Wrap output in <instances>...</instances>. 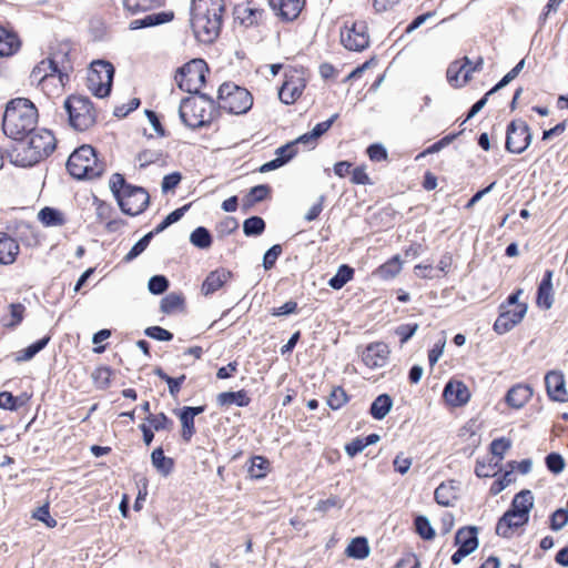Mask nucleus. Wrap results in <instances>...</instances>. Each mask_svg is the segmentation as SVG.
<instances>
[{"label":"nucleus","instance_id":"46","mask_svg":"<svg viewBox=\"0 0 568 568\" xmlns=\"http://www.w3.org/2000/svg\"><path fill=\"white\" fill-rule=\"evenodd\" d=\"M183 304V297L178 293H170L161 301V311L165 314H171L178 311Z\"/></svg>","mask_w":568,"mask_h":568},{"label":"nucleus","instance_id":"11","mask_svg":"<svg viewBox=\"0 0 568 568\" xmlns=\"http://www.w3.org/2000/svg\"><path fill=\"white\" fill-rule=\"evenodd\" d=\"M531 143V133L524 120H514L507 126L506 150L510 153L520 154Z\"/></svg>","mask_w":568,"mask_h":568},{"label":"nucleus","instance_id":"52","mask_svg":"<svg viewBox=\"0 0 568 568\" xmlns=\"http://www.w3.org/2000/svg\"><path fill=\"white\" fill-rule=\"evenodd\" d=\"M546 466L555 475L564 471L566 463L564 457L558 453H550L546 456Z\"/></svg>","mask_w":568,"mask_h":568},{"label":"nucleus","instance_id":"6","mask_svg":"<svg viewBox=\"0 0 568 568\" xmlns=\"http://www.w3.org/2000/svg\"><path fill=\"white\" fill-rule=\"evenodd\" d=\"M70 125L77 131H85L95 122V111L91 101L82 95H71L63 103Z\"/></svg>","mask_w":568,"mask_h":568},{"label":"nucleus","instance_id":"9","mask_svg":"<svg viewBox=\"0 0 568 568\" xmlns=\"http://www.w3.org/2000/svg\"><path fill=\"white\" fill-rule=\"evenodd\" d=\"M207 65L202 59H194L184 64L176 73L179 88L189 93H199L205 82Z\"/></svg>","mask_w":568,"mask_h":568},{"label":"nucleus","instance_id":"38","mask_svg":"<svg viewBox=\"0 0 568 568\" xmlns=\"http://www.w3.org/2000/svg\"><path fill=\"white\" fill-rule=\"evenodd\" d=\"M175 414L179 416L182 425L181 436L184 442L189 443L195 434L194 418L184 409L176 410Z\"/></svg>","mask_w":568,"mask_h":568},{"label":"nucleus","instance_id":"48","mask_svg":"<svg viewBox=\"0 0 568 568\" xmlns=\"http://www.w3.org/2000/svg\"><path fill=\"white\" fill-rule=\"evenodd\" d=\"M498 465V460H494V458H490L487 464L477 460L475 474L480 478L493 477L497 474Z\"/></svg>","mask_w":568,"mask_h":568},{"label":"nucleus","instance_id":"57","mask_svg":"<svg viewBox=\"0 0 568 568\" xmlns=\"http://www.w3.org/2000/svg\"><path fill=\"white\" fill-rule=\"evenodd\" d=\"M168 286H169V281L166 280V277H164L162 275L152 276L149 280V284H148L149 291L152 294H162L163 292L166 291Z\"/></svg>","mask_w":568,"mask_h":568},{"label":"nucleus","instance_id":"5","mask_svg":"<svg viewBox=\"0 0 568 568\" xmlns=\"http://www.w3.org/2000/svg\"><path fill=\"white\" fill-rule=\"evenodd\" d=\"M67 169L75 179H94L102 174L104 168L91 145L78 148L68 159Z\"/></svg>","mask_w":568,"mask_h":568},{"label":"nucleus","instance_id":"37","mask_svg":"<svg viewBox=\"0 0 568 568\" xmlns=\"http://www.w3.org/2000/svg\"><path fill=\"white\" fill-rule=\"evenodd\" d=\"M354 270L348 265H341L336 274L328 281V285L334 290H341L353 278Z\"/></svg>","mask_w":568,"mask_h":568},{"label":"nucleus","instance_id":"58","mask_svg":"<svg viewBox=\"0 0 568 568\" xmlns=\"http://www.w3.org/2000/svg\"><path fill=\"white\" fill-rule=\"evenodd\" d=\"M282 253V246L278 244L273 245L270 250L266 251L263 257V266L265 270H270L274 266L276 260Z\"/></svg>","mask_w":568,"mask_h":568},{"label":"nucleus","instance_id":"4","mask_svg":"<svg viewBox=\"0 0 568 568\" xmlns=\"http://www.w3.org/2000/svg\"><path fill=\"white\" fill-rule=\"evenodd\" d=\"M214 111V101L206 94L183 99L179 109L181 120L191 129L209 124L213 120Z\"/></svg>","mask_w":568,"mask_h":568},{"label":"nucleus","instance_id":"53","mask_svg":"<svg viewBox=\"0 0 568 568\" xmlns=\"http://www.w3.org/2000/svg\"><path fill=\"white\" fill-rule=\"evenodd\" d=\"M347 402L346 392L342 387H335L327 397V405L332 409H339Z\"/></svg>","mask_w":568,"mask_h":568},{"label":"nucleus","instance_id":"8","mask_svg":"<svg viewBox=\"0 0 568 568\" xmlns=\"http://www.w3.org/2000/svg\"><path fill=\"white\" fill-rule=\"evenodd\" d=\"M523 290H517L508 296L507 301L500 305V314L497 317L494 329L498 334H505L519 324L525 317L528 306L519 303L518 298Z\"/></svg>","mask_w":568,"mask_h":568},{"label":"nucleus","instance_id":"60","mask_svg":"<svg viewBox=\"0 0 568 568\" xmlns=\"http://www.w3.org/2000/svg\"><path fill=\"white\" fill-rule=\"evenodd\" d=\"M297 153L296 142H290L276 150V155L287 163Z\"/></svg>","mask_w":568,"mask_h":568},{"label":"nucleus","instance_id":"28","mask_svg":"<svg viewBox=\"0 0 568 568\" xmlns=\"http://www.w3.org/2000/svg\"><path fill=\"white\" fill-rule=\"evenodd\" d=\"M552 271H547L542 281L539 284L537 293V304L546 310L552 306Z\"/></svg>","mask_w":568,"mask_h":568},{"label":"nucleus","instance_id":"16","mask_svg":"<svg viewBox=\"0 0 568 568\" xmlns=\"http://www.w3.org/2000/svg\"><path fill=\"white\" fill-rule=\"evenodd\" d=\"M390 349L384 342L368 344L361 352L362 362L369 369L383 368L387 365Z\"/></svg>","mask_w":568,"mask_h":568},{"label":"nucleus","instance_id":"21","mask_svg":"<svg viewBox=\"0 0 568 568\" xmlns=\"http://www.w3.org/2000/svg\"><path fill=\"white\" fill-rule=\"evenodd\" d=\"M528 518L521 517L520 514L513 510L506 511L498 520L496 526V534L504 538H509L513 535V529L524 526Z\"/></svg>","mask_w":568,"mask_h":568},{"label":"nucleus","instance_id":"7","mask_svg":"<svg viewBox=\"0 0 568 568\" xmlns=\"http://www.w3.org/2000/svg\"><path fill=\"white\" fill-rule=\"evenodd\" d=\"M217 98L220 109L232 114H244L253 104L252 94L234 83H223Z\"/></svg>","mask_w":568,"mask_h":568},{"label":"nucleus","instance_id":"22","mask_svg":"<svg viewBox=\"0 0 568 568\" xmlns=\"http://www.w3.org/2000/svg\"><path fill=\"white\" fill-rule=\"evenodd\" d=\"M232 276V273L225 268L212 271L202 284V293L211 295L220 290Z\"/></svg>","mask_w":568,"mask_h":568},{"label":"nucleus","instance_id":"2","mask_svg":"<svg viewBox=\"0 0 568 568\" xmlns=\"http://www.w3.org/2000/svg\"><path fill=\"white\" fill-rule=\"evenodd\" d=\"M37 123L38 111L30 100L17 98L7 104L2 130L8 138L22 141L36 129Z\"/></svg>","mask_w":568,"mask_h":568},{"label":"nucleus","instance_id":"13","mask_svg":"<svg viewBox=\"0 0 568 568\" xmlns=\"http://www.w3.org/2000/svg\"><path fill=\"white\" fill-rule=\"evenodd\" d=\"M484 60L479 58L473 63L467 57L454 61L447 69V80L454 88L464 87L471 78V73L481 70Z\"/></svg>","mask_w":568,"mask_h":568},{"label":"nucleus","instance_id":"24","mask_svg":"<svg viewBox=\"0 0 568 568\" xmlns=\"http://www.w3.org/2000/svg\"><path fill=\"white\" fill-rule=\"evenodd\" d=\"M19 253V244L14 239L0 232V264H12Z\"/></svg>","mask_w":568,"mask_h":568},{"label":"nucleus","instance_id":"36","mask_svg":"<svg viewBox=\"0 0 568 568\" xmlns=\"http://www.w3.org/2000/svg\"><path fill=\"white\" fill-rule=\"evenodd\" d=\"M153 466L164 476L169 475L173 467V460L165 457L162 448H156L151 454Z\"/></svg>","mask_w":568,"mask_h":568},{"label":"nucleus","instance_id":"25","mask_svg":"<svg viewBox=\"0 0 568 568\" xmlns=\"http://www.w3.org/2000/svg\"><path fill=\"white\" fill-rule=\"evenodd\" d=\"M20 47L19 37L0 26V57H11L19 51Z\"/></svg>","mask_w":568,"mask_h":568},{"label":"nucleus","instance_id":"59","mask_svg":"<svg viewBox=\"0 0 568 568\" xmlns=\"http://www.w3.org/2000/svg\"><path fill=\"white\" fill-rule=\"evenodd\" d=\"M145 335L156 341H171L173 338L172 333L160 326L148 327L145 329Z\"/></svg>","mask_w":568,"mask_h":568},{"label":"nucleus","instance_id":"20","mask_svg":"<svg viewBox=\"0 0 568 568\" xmlns=\"http://www.w3.org/2000/svg\"><path fill=\"white\" fill-rule=\"evenodd\" d=\"M545 384L549 397L554 400L564 403L567 400L564 375L559 372H549L545 376Z\"/></svg>","mask_w":568,"mask_h":568},{"label":"nucleus","instance_id":"3","mask_svg":"<svg viewBox=\"0 0 568 568\" xmlns=\"http://www.w3.org/2000/svg\"><path fill=\"white\" fill-rule=\"evenodd\" d=\"M27 136V142L19 141L9 152L11 163L17 166H32L49 156L55 149V138L45 129H34Z\"/></svg>","mask_w":568,"mask_h":568},{"label":"nucleus","instance_id":"50","mask_svg":"<svg viewBox=\"0 0 568 568\" xmlns=\"http://www.w3.org/2000/svg\"><path fill=\"white\" fill-rule=\"evenodd\" d=\"M415 527L422 538L430 540L435 537V531L427 517L417 516L415 519Z\"/></svg>","mask_w":568,"mask_h":568},{"label":"nucleus","instance_id":"61","mask_svg":"<svg viewBox=\"0 0 568 568\" xmlns=\"http://www.w3.org/2000/svg\"><path fill=\"white\" fill-rule=\"evenodd\" d=\"M109 185L115 197L118 199L119 194H122V191L129 185L125 183V180L122 174L114 173L110 181Z\"/></svg>","mask_w":568,"mask_h":568},{"label":"nucleus","instance_id":"31","mask_svg":"<svg viewBox=\"0 0 568 568\" xmlns=\"http://www.w3.org/2000/svg\"><path fill=\"white\" fill-rule=\"evenodd\" d=\"M457 499V488L454 481L443 483L435 490L437 504L448 507Z\"/></svg>","mask_w":568,"mask_h":568},{"label":"nucleus","instance_id":"43","mask_svg":"<svg viewBox=\"0 0 568 568\" xmlns=\"http://www.w3.org/2000/svg\"><path fill=\"white\" fill-rule=\"evenodd\" d=\"M190 242L199 248L205 250L209 248L212 244V236L210 232L203 227H196L190 235Z\"/></svg>","mask_w":568,"mask_h":568},{"label":"nucleus","instance_id":"32","mask_svg":"<svg viewBox=\"0 0 568 568\" xmlns=\"http://www.w3.org/2000/svg\"><path fill=\"white\" fill-rule=\"evenodd\" d=\"M217 403L222 406H231L233 404L244 407L250 404V397L244 390L224 392L217 395Z\"/></svg>","mask_w":568,"mask_h":568},{"label":"nucleus","instance_id":"47","mask_svg":"<svg viewBox=\"0 0 568 568\" xmlns=\"http://www.w3.org/2000/svg\"><path fill=\"white\" fill-rule=\"evenodd\" d=\"M154 236V232H149L141 240H139L130 250V252L124 256L125 262H131L136 258L140 254H142L146 247L149 246L152 237Z\"/></svg>","mask_w":568,"mask_h":568},{"label":"nucleus","instance_id":"39","mask_svg":"<svg viewBox=\"0 0 568 568\" xmlns=\"http://www.w3.org/2000/svg\"><path fill=\"white\" fill-rule=\"evenodd\" d=\"M162 2L163 0H124L123 4L128 11L139 13L160 7Z\"/></svg>","mask_w":568,"mask_h":568},{"label":"nucleus","instance_id":"55","mask_svg":"<svg viewBox=\"0 0 568 568\" xmlns=\"http://www.w3.org/2000/svg\"><path fill=\"white\" fill-rule=\"evenodd\" d=\"M568 524V510L557 509L550 518V527L552 530L558 531Z\"/></svg>","mask_w":568,"mask_h":568},{"label":"nucleus","instance_id":"23","mask_svg":"<svg viewBox=\"0 0 568 568\" xmlns=\"http://www.w3.org/2000/svg\"><path fill=\"white\" fill-rule=\"evenodd\" d=\"M455 542L459 549L466 554L474 552L478 547L477 528L476 527H464L460 528L455 536Z\"/></svg>","mask_w":568,"mask_h":568},{"label":"nucleus","instance_id":"29","mask_svg":"<svg viewBox=\"0 0 568 568\" xmlns=\"http://www.w3.org/2000/svg\"><path fill=\"white\" fill-rule=\"evenodd\" d=\"M173 19L172 12H156L150 13L141 19H134L130 22V29L136 30L141 28L154 27L165 22H169Z\"/></svg>","mask_w":568,"mask_h":568},{"label":"nucleus","instance_id":"42","mask_svg":"<svg viewBox=\"0 0 568 568\" xmlns=\"http://www.w3.org/2000/svg\"><path fill=\"white\" fill-rule=\"evenodd\" d=\"M50 337L44 336L43 338L37 341L36 343L31 344L27 348L18 352L16 361L17 362H26L30 361L36 354H38L40 351H42L47 344L49 343Z\"/></svg>","mask_w":568,"mask_h":568},{"label":"nucleus","instance_id":"44","mask_svg":"<svg viewBox=\"0 0 568 568\" xmlns=\"http://www.w3.org/2000/svg\"><path fill=\"white\" fill-rule=\"evenodd\" d=\"M270 193L267 185L261 184L252 187L247 195L244 197V206L252 207L256 203L265 200Z\"/></svg>","mask_w":568,"mask_h":568},{"label":"nucleus","instance_id":"1","mask_svg":"<svg viewBox=\"0 0 568 568\" xmlns=\"http://www.w3.org/2000/svg\"><path fill=\"white\" fill-rule=\"evenodd\" d=\"M224 13L223 0H192L191 27L202 43H212L220 34Z\"/></svg>","mask_w":568,"mask_h":568},{"label":"nucleus","instance_id":"62","mask_svg":"<svg viewBox=\"0 0 568 568\" xmlns=\"http://www.w3.org/2000/svg\"><path fill=\"white\" fill-rule=\"evenodd\" d=\"M418 329V324L399 325L395 333L400 337V343L405 344Z\"/></svg>","mask_w":568,"mask_h":568},{"label":"nucleus","instance_id":"54","mask_svg":"<svg viewBox=\"0 0 568 568\" xmlns=\"http://www.w3.org/2000/svg\"><path fill=\"white\" fill-rule=\"evenodd\" d=\"M149 423L155 430H171L173 428V422L166 417L165 414L161 413L158 415H150L148 417Z\"/></svg>","mask_w":568,"mask_h":568},{"label":"nucleus","instance_id":"19","mask_svg":"<svg viewBox=\"0 0 568 568\" xmlns=\"http://www.w3.org/2000/svg\"><path fill=\"white\" fill-rule=\"evenodd\" d=\"M268 3L283 20L292 21L301 13L305 0H268Z\"/></svg>","mask_w":568,"mask_h":568},{"label":"nucleus","instance_id":"26","mask_svg":"<svg viewBox=\"0 0 568 568\" xmlns=\"http://www.w3.org/2000/svg\"><path fill=\"white\" fill-rule=\"evenodd\" d=\"M532 396V389L529 385L518 384L511 387L507 395L506 402L514 408H521Z\"/></svg>","mask_w":568,"mask_h":568},{"label":"nucleus","instance_id":"45","mask_svg":"<svg viewBox=\"0 0 568 568\" xmlns=\"http://www.w3.org/2000/svg\"><path fill=\"white\" fill-rule=\"evenodd\" d=\"M265 229V222L260 216H251L243 223V232L247 236H255L263 233Z\"/></svg>","mask_w":568,"mask_h":568},{"label":"nucleus","instance_id":"12","mask_svg":"<svg viewBox=\"0 0 568 568\" xmlns=\"http://www.w3.org/2000/svg\"><path fill=\"white\" fill-rule=\"evenodd\" d=\"M116 200L123 213L134 216L146 209L150 196L142 187L128 186Z\"/></svg>","mask_w":568,"mask_h":568},{"label":"nucleus","instance_id":"51","mask_svg":"<svg viewBox=\"0 0 568 568\" xmlns=\"http://www.w3.org/2000/svg\"><path fill=\"white\" fill-rule=\"evenodd\" d=\"M524 67L525 59L520 60L507 74H505L504 78L493 89L489 90V93H495L509 84L515 78H517Z\"/></svg>","mask_w":568,"mask_h":568},{"label":"nucleus","instance_id":"49","mask_svg":"<svg viewBox=\"0 0 568 568\" xmlns=\"http://www.w3.org/2000/svg\"><path fill=\"white\" fill-rule=\"evenodd\" d=\"M162 151L161 150H143L136 155V161L139 162L140 168H146L150 164L156 163L162 160Z\"/></svg>","mask_w":568,"mask_h":568},{"label":"nucleus","instance_id":"63","mask_svg":"<svg viewBox=\"0 0 568 568\" xmlns=\"http://www.w3.org/2000/svg\"><path fill=\"white\" fill-rule=\"evenodd\" d=\"M33 517L42 523H44L48 527H54L57 525V520L50 516L49 507L47 505L39 507Z\"/></svg>","mask_w":568,"mask_h":568},{"label":"nucleus","instance_id":"17","mask_svg":"<svg viewBox=\"0 0 568 568\" xmlns=\"http://www.w3.org/2000/svg\"><path fill=\"white\" fill-rule=\"evenodd\" d=\"M40 73H43L40 78L43 88L54 81H58L60 87L63 88L64 79L68 78L59 70L58 64L52 59L43 60L34 68L33 75L37 77Z\"/></svg>","mask_w":568,"mask_h":568},{"label":"nucleus","instance_id":"15","mask_svg":"<svg viewBox=\"0 0 568 568\" xmlns=\"http://www.w3.org/2000/svg\"><path fill=\"white\" fill-rule=\"evenodd\" d=\"M343 45L351 51H362L369 44L367 26L364 21L353 22L351 27L345 26L341 31Z\"/></svg>","mask_w":568,"mask_h":568},{"label":"nucleus","instance_id":"35","mask_svg":"<svg viewBox=\"0 0 568 568\" xmlns=\"http://www.w3.org/2000/svg\"><path fill=\"white\" fill-rule=\"evenodd\" d=\"M346 555L356 559L366 558L369 555L367 540L363 537L354 538L346 548Z\"/></svg>","mask_w":568,"mask_h":568},{"label":"nucleus","instance_id":"64","mask_svg":"<svg viewBox=\"0 0 568 568\" xmlns=\"http://www.w3.org/2000/svg\"><path fill=\"white\" fill-rule=\"evenodd\" d=\"M367 154L372 161H383L387 159V151L382 144H372L367 149Z\"/></svg>","mask_w":568,"mask_h":568},{"label":"nucleus","instance_id":"30","mask_svg":"<svg viewBox=\"0 0 568 568\" xmlns=\"http://www.w3.org/2000/svg\"><path fill=\"white\" fill-rule=\"evenodd\" d=\"M534 506L532 493L528 489L521 490L513 499L510 510L520 514L529 519V511Z\"/></svg>","mask_w":568,"mask_h":568},{"label":"nucleus","instance_id":"27","mask_svg":"<svg viewBox=\"0 0 568 568\" xmlns=\"http://www.w3.org/2000/svg\"><path fill=\"white\" fill-rule=\"evenodd\" d=\"M235 12L236 18L246 27L258 23L264 16V10L255 7L252 2L237 7Z\"/></svg>","mask_w":568,"mask_h":568},{"label":"nucleus","instance_id":"18","mask_svg":"<svg viewBox=\"0 0 568 568\" xmlns=\"http://www.w3.org/2000/svg\"><path fill=\"white\" fill-rule=\"evenodd\" d=\"M444 398L452 406H462L469 400L468 387L459 381H450L444 388Z\"/></svg>","mask_w":568,"mask_h":568},{"label":"nucleus","instance_id":"40","mask_svg":"<svg viewBox=\"0 0 568 568\" xmlns=\"http://www.w3.org/2000/svg\"><path fill=\"white\" fill-rule=\"evenodd\" d=\"M38 216L45 226H60L64 223L63 214L55 209L44 207Z\"/></svg>","mask_w":568,"mask_h":568},{"label":"nucleus","instance_id":"56","mask_svg":"<svg viewBox=\"0 0 568 568\" xmlns=\"http://www.w3.org/2000/svg\"><path fill=\"white\" fill-rule=\"evenodd\" d=\"M510 447V442L505 438H499L493 440L490 444V452L493 454V458L498 460V463L503 459L504 454Z\"/></svg>","mask_w":568,"mask_h":568},{"label":"nucleus","instance_id":"33","mask_svg":"<svg viewBox=\"0 0 568 568\" xmlns=\"http://www.w3.org/2000/svg\"><path fill=\"white\" fill-rule=\"evenodd\" d=\"M393 407V399L387 394H382L375 398L371 406V414L375 419H383Z\"/></svg>","mask_w":568,"mask_h":568},{"label":"nucleus","instance_id":"14","mask_svg":"<svg viewBox=\"0 0 568 568\" xmlns=\"http://www.w3.org/2000/svg\"><path fill=\"white\" fill-rule=\"evenodd\" d=\"M305 89V78L301 70L292 69L285 73V81L278 90V98L285 104L294 103Z\"/></svg>","mask_w":568,"mask_h":568},{"label":"nucleus","instance_id":"10","mask_svg":"<svg viewBox=\"0 0 568 568\" xmlns=\"http://www.w3.org/2000/svg\"><path fill=\"white\" fill-rule=\"evenodd\" d=\"M114 75L113 65L104 60L93 61L88 74V88L99 98L106 97L112 87Z\"/></svg>","mask_w":568,"mask_h":568},{"label":"nucleus","instance_id":"34","mask_svg":"<svg viewBox=\"0 0 568 568\" xmlns=\"http://www.w3.org/2000/svg\"><path fill=\"white\" fill-rule=\"evenodd\" d=\"M402 270V261L398 255L393 256L390 260L382 264L375 274L383 280L394 278Z\"/></svg>","mask_w":568,"mask_h":568},{"label":"nucleus","instance_id":"41","mask_svg":"<svg viewBox=\"0 0 568 568\" xmlns=\"http://www.w3.org/2000/svg\"><path fill=\"white\" fill-rule=\"evenodd\" d=\"M270 463L263 456H254L251 459L248 467V474L252 478L261 479L264 478L268 471Z\"/></svg>","mask_w":568,"mask_h":568}]
</instances>
